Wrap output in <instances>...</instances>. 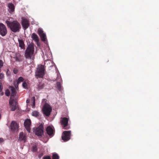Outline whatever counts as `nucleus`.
Returning <instances> with one entry per match:
<instances>
[{
  "instance_id": "obj_24",
  "label": "nucleus",
  "mask_w": 159,
  "mask_h": 159,
  "mask_svg": "<svg viewBox=\"0 0 159 159\" xmlns=\"http://www.w3.org/2000/svg\"><path fill=\"white\" fill-rule=\"evenodd\" d=\"M59 157L58 154L56 153H54L52 154V159H59Z\"/></svg>"
},
{
  "instance_id": "obj_39",
  "label": "nucleus",
  "mask_w": 159,
  "mask_h": 159,
  "mask_svg": "<svg viewBox=\"0 0 159 159\" xmlns=\"http://www.w3.org/2000/svg\"><path fill=\"white\" fill-rule=\"evenodd\" d=\"M0 95L1 96H2L4 94V93L2 91V92H0Z\"/></svg>"
},
{
  "instance_id": "obj_11",
  "label": "nucleus",
  "mask_w": 159,
  "mask_h": 159,
  "mask_svg": "<svg viewBox=\"0 0 159 159\" xmlns=\"http://www.w3.org/2000/svg\"><path fill=\"white\" fill-rule=\"evenodd\" d=\"M22 25L25 30L27 29L30 26L29 21L25 18H22Z\"/></svg>"
},
{
  "instance_id": "obj_22",
  "label": "nucleus",
  "mask_w": 159,
  "mask_h": 159,
  "mask_svg": "<svg viewBox=\"0 0 159 159\" xmlns=\"http://www.w3.org/2000/svg\"><path fill=\"white\" fill-rule=\"evenodd\" d=\"M31 102H32V107L33 108H34L35 107V97H33L32 98V99L31 100Z\"/></svg>"
},
{
  "instance_id": "obj_40",
  "label": "nucleus",
  "mask_w": 159,
  "mask_h": 159,
  "mask_svg": "<svg viewBox=\"0 0 159 159\" xmlns=\"http://www.w3.org/2000/svg\"><path fill=\"white\" fill-rule=\"evenodd\" d=\"M41 157V156H39V157L40 158Z\"/></svg>"
},
{
  "instance_id": "obj_15",
  "label": "nucleus",
  "mask_w": 159,
  "mask_h": 159,
  "mask_svg": "<svg viewBox=\"0 0 159 159\" xmlns=\"http://www.w3.org/2000/svg\"><path fill=\"white\" fill-rule=\"evenodd\" d=\"M13 58L16 61L18 62L21 61L23 59L22 56L19 53H16L15 57H14Z\"/></svg>"
},
{
  "instance_id": "obj_41",
  "label": "nucleus",
  "mask_w": 159,
  "mask_h": 159,
  "mask_svg": "<svg viewBox=\"0 0 159 159\" xmlns=\"http://www.w3.org/2000/svg\"><path fill=\"white\" fill-rule=\"evenodd\" d=\"M42 156V155H40V156H41V157Z\"/></svg>"
},
{
  "instance_id": "obj_34",
  "label": "nucleus",
  "mask_w": 159,
  "mask_h": 159,
  "mask_svg": "<svg viewBox=\"0 0 159 159\" xmlns=\"http://www.w3.org/2000/svg\"><path fill=\"white\" fill-rule=\"evenodd\" d=\"M3 63L2 61L1 60H0V68L3 66Z\"/></svg>"
},
{
  "instance_id": "obj_17",
  "label": "nucleus",
  "mask_w": 159,
  "mask_h": 159,
  "mask_svg": "<svg viewBox=\"0 0 159 159\" xmlns=\"http://www.w3.org/2000/svg\"><path fill=\"white\" fill-rule=\"evenodd\" d=\"M31 38L37 43V44L38 46V43L39 41V39L38 36L35 33H33L32 35Z\"/></svg>"
},
{
  "instance_id": "obj_12",
  "label": "nucleus",
  "mask_w": 159,
  "mask_h": 159,
  "mask_svg": "<svg viewBox=\"0 0 159 159\" xmlns=\"http://www.w3.org/2000/svg\"><path fill=\"white\" fill-rule=\"evenodd\" d=\"M11 129L13 131H17L18 130L19 125L14 121H12L11 124Z\"/></svg>"
},
{
  "instance_id": "obj_6",
  "label": "nucleus",
  "mask_w": 159,
  "mask_h": 159,
  "mask_svg": "<svg viewBox=\"0 0 159 159\" xmlns=\"http://www.w3.org/2000/svg\"><path fill=\"white\" fill-rule=\"evenodd\" d=\"M71 131H65L63 132L61 136V138L64 141H67L70 139L71 136Z\"/></svg>"
},
{
  "instance_id": "obj_33",
  "label": "nucleus",
  "mask_w": 159,
  "mask_h": 159,
  "mask_svg": "<svg viewBox=\"0 0 159 159\" xmlns=\"http://www.w3.org/2000/svg\"><path fill=\"white\" fill-rule=\"evenodd\" d=\"M43 159H51V158L50 156H44L43 157Z\"/></svg>"
},
{
  "instance_id": "obj_14",
  "label": "nucleus",
  "mask_w": 159,
  "mask_h": 159,
  "mask_svg": "<svg viewBox=\"0 0 159 159\" xmlns=\"http://www.w3.org/2000/svg\"><path fill=\"white\" fill-rule=\"evenodd\" d=\"M24 81V79L22 77H20L18 78L17 80L15 81H14V85L16 88L17 89L19 84L21 82H23Z\"/></svg>"
},
{
  "instance_id": "obj_13",
  "label": "nucleus",
  "mask_w": 159,
  "mask_h": 159,
  "mask_svg": "<svg viewBox=\"0 0 159 159\" xmlns=\"http://www.w3.org/2000/svg\"><path fill=\"white\" fill-rule=\"evenodd\" d=\"M47 133L49 136H53L55 133L54 130L50 126H48L46 129Z\"/></svg>"
},
{
  "instance_id": "obj_31",
  "label": "nucleus",
  "mask_w": 159,
  "mask_h": 159,
  "mask_svg": "<svg viewBox=\"0 0 159 159\" xmlns=\"http://www.w3.org/2000/svg\"><path fill=\"white\" fill-rule=\"evenodd\" d=\"M3 89L1 81H0V92H2Z\"/></svg>"
},
{
  "instance_id": "obj_28",
  "label": "nucleus",
  "mask_w": 159,
  "mask_h": 159,
  "mask_svg": "<svg viewBox=\"0 0 159 159\" xmlns=\"http://www.w3.org/2000/svg\"><path fill=\"white\" fill-rule=\"evenodd\" d=\"M10 91H9L8 89H7L6 90L5 94L6 96H10Z\"/></svg>"
},
{
  "instance_id": "obj_23",
  "label": "nucleus",
  "mask_w": 159,
  "mask_h": 159,
  "mask_svg": "<svg viewBox=\"0 0 159 159\" xmlns=\"http://www.w3.org/2000/svg\"><path fill=\"white\" fill-rule=\"evenodd\" d=\"M44 87V84L42 83H39L38 85L37 89L39 90L43 89Z\"/></svg>"
},
{
  "instance_id": "obj_25",
  "label": "nucleus",
  "mask_w": 159,
  "mask_h": 159,
  "mask_svg": "<svg viewBox=\"0 0 159 159\" xmlns=\"http://www.w3.org/2000/svg\"><path fill=\"white\" fill-rule=\"evenodd\" d=\"M39 113L37 111H34L32 112V115L33 116L37 117L39 116Z\"/></svg>"
},
{
  "instance_id": "obj_8",
  "label": "nucleus",
  "mask_w": 159,
  "mask_h": 159,
  "mask_svg": "<svg viewBox=\"0 0 159 159\" xmlns=\"http://www.w3.org/2000/svg\"><path fill=\"white\" fill-rule=\"evenodd\" d=\"M38 33L40 37L41 40L44 42H45L46 40V34L43 33V30L39 28L38 30Z\"/></svg>"
},
{
  "instance_id": "obj_35",
  "label": "nucleus",
  "mask_w": 159,
  "mask_h": 159,
  "mask_svg": "<svg viewBox=\"0 0 159 159\" xmlns=\"http://www.w3.org/2000/svg\"><path fill=\"white\" fill-rule=\"evenodd\" d=\"M57 86L58 89L59 90H60L61 88V84H60V83H57Z\"/></svg>"
},
{
  "instance_id": "obj_18",
  "label": "nucleus",
  "mask_w": 159,
  "mask_h": 159,
  "mask_svg": "<svg viewBox=\"0 0 159 159\" xmlns=\"http://www.w3.org/2000/svg\"><path fill=\"white\" fill-rule=\"evenodd\" d=\"M9 88L11 89V97H14L15 96L17 93L15 88L12 86H10L9 87Z\"/></svg>"
},
{
  "instance_id": "obj_2",
  "label": "nucleus",
  "mask_w": 159,
  "mask_h": 159,
  "mask_svg": "<svg viewBox=\"0 0 159 159\" xmlns=\"http://www.w3.org/2000/svg\"><path fill=\"white\" fill-rule=\"evenodd\" d=\"M34 52V47L32 45H29L26 49L24 56L26 59H31Z\"/></svg>"
},
{
  "instance_id": "obj_4",
  "label": "nucleus",
  "mask_w": 159,
  "mask_h": 159,
  "mask_svg": "<svg viewBox=\"0 0 159 159\" xmlns=\"http://www.w3.org/2000/svg\"><path fill=\"white\" fill-rule=\"evenodd\" d=\"M52 110L51 106L47 103H45L44 105L42 111L43 113L46 116H50Z\"/></svg>"
},
{
  "instance_id": "obj_27",
  "label": "nucleus",
  "mask_w": 159,
  "mask_h": 159,
  "mask_svg": "<svg viewBox=\"0 0 159 159\" xmlns=\"http://www.w3.org/2000/svg\"><path fill=\"white\" fill-rule=\"evenodd\" d=\"M22 86L25 89H28L27 84L25 81H24L23 82L22 84Z\"/></svg>"
},
{
  "instance_id": "obj_16",
  "label": "nucleus",
  "mask_w": 159,
  "mask_h": 159,
  "mask_svg": "<svg viewBox=\"0 0 159 159\" xmlns=\"http://www.w3.org/2000/svg\"><path fill=\"white\" fill-rule=\"evenodd\" d=\"M26 136L24 134L23 132L20 133L19 140L20 141H23L24 142H25L26 139Z\"/></svg>"
},
{
  "instance_id": "obj_9",
  "label": "nucleus",
  "mask_w": 159,
  "mask_h": 159,
  "mask_svg": "<svg viewBox=\"0 0 159 159\" xmlns=\"http://www.w3.org/2000/svg\"><path fill=\"white\" fill-rule=\"evenodd\" d=\"M7 31L6 26L2 23H0V34L2 36L7 34Z\"/></svg>"
},
{
  "instance_id": "obj_30",
  "label": "nucleus",
  "mask_w": 159,
  "mask_h": 159,
  "mask_svg": "<svg viewBox=\"0 0 159 159\" xmlns=\"http://www.w3.org/2000/svg\"><path fill=\"white\" fill-rule=\"evenodd\" d=\"M1 71V69L0 68V72ZM4 75L2 73H0V79H2L4 78Z\"/></svg>"
},
{
  "instance_id": "obj_3",
  "label": "nucleus",
  "mask_w": 159,
  "mask_h": 159,
  "mask_svg": "<svg viewBox=\"0 0 159 159\" xmlns=\"http://www.w3.org/2000/svg\"><path fill=\"white\" fill-rule=\"evenodd\" d=\"M44 70L45 69L43 65H39L35 73V76L37 78H42L44 75Z\"/></svg>"
},
{
  "instance_id": "obj_36",
  "label": "nucleus",
  "mask_w": 159,
  "mask_h": 159,
  "mask_svg": "<svg viewBox=\"0 0 159 159\" xmlns=\"http://www.w3.org/2000/svg\"><path fill=\"white\" fill-rule=\"evenodd\" d=\"M10 74V72L9 71V70L8 69L7 70V71L6 72V74L8 76Z\"/></svg>"
},
{
  "instance_id": "obj_10",
  "label": "nucleus",
  "mask_w": 159,
  "mask_h": 159,
  "mask_svg": "<svg viewBox=\"0 0 159 159\" xmlns=\"http://www.w3.org/2000/svg\"><path fill=\"white\" fill-rule=\"evenodd\" d=\"M24 125L27 131L28 132H30L31 125V121L30 119H26L24 122Z\"/></svg>"
},
{
  "instance_id": "obj_32",
  "label": "nucleus",
  "mask_w": 159,
  "mask_h": 159,
  "mask_svg": "<svg viewBox=\"0 0 159 159\" xmlns=\"http://www.w3.org/2000/svg\"><path fill=\"white\" fill-rule=\"evenodd\" d=\"M13 72L15 74H16L18 72V70L16 68H14L13 70Z\"/></svg>"
},
{
  "instance_id": "obj_20",
  "label": "nucleus",
  "mask_w": 159,
  "mask_h": 159,
  "mask_svg": "<svg viewBox=\"0 0 159 159\" xmlns=\"http://www.w3.org/2000/svg\"><path fill=\"white\" fill-rule=\"evenodd\" d=\"M10 107L11 109V111H14L17 108L18 105L16 102L14 105L12 104L11 105H10Z\"/></svg>"
},
{
  "instance_id": "obj_5",
  "label": "nucleus",
  "mask_w": 159,
  "mask_h": 159,
  "mask_svg": "<svg viewBox=\"0 0 159 159\" xmlns=\"http://www.w3.org/2000/svg\"><path fill=\"white\" fill-rule=\"evenodd\" d=\"M69 120L68 118L65 117H61L60 119L61 125H62V128L64 129H67L70 128L67 126Z\"/></svg>"
},
{
  "instance_id": "obj_7",
  "label": "nucleus",
  "mask_w": 159,
  "mask_h": 159,
  "mask_svg": "<svg viewBox=\"0 0 159 159\" xmlns=\"http://www.w3.org/2000/svg\"><path fill=\"white\" fill-rule=\"evenodd\" d=\"M34 132L35 134L38 136H42L44 132L43 126L42 125H40L38 127L36 128Z\"/></svg>"
},
{
  "instance_id": "obj_26",
  "label": "nucleus",
  "mask_w": 159,
  "mask_h": 159,
  "mask_svg": "<svg viewBox=\"0 0 159 159\" xmlns=\"http://www.w3.org/2000/svg\"><path fill=\"white\" fill-rule=\"evenodd\" d=\"M12 97H10L9 101V104L10 105H11L12 104H13V102L15 101V100L12 98Z\"/></svg>"
},
{
  "instance_id": "obj_1",
  "label": "nucleus",
  "mask_w": 159,
  "mask_h": 159,
  "mask_svg": "<svg viewBox=\"0 0 159 159\" xmlns=\"http://www.w3.org/2000/svg\"><path fill=\"white\" fill-rule=\"evenodd\" d=\"M6 23L12 32L14 33L19 32L21 26L20 23L17 20H14L12 22L7 20Z\"/></svg>"
},
{
  "instance_id": "obj_38",
  "label": "nucleus",
  "mask_w": 159,
  "mask_h": 159,
  "mask_svg": "<svg viewBox=\"0 0 159 159\" xmlns=\"http://www.w3.org/2000/svg\"><path fill=\"white\" fill-rule=\"evenodd\" d=\"M26 103H29V102H30V99H27L26 100Z\"/></svg>"
},
{
  "instance_id": "obj_21",
  "label": "nucleus",
  "mask_w": 159,
  "mask_h": 159,
  "mask_svg": "<svg viewBox=\"0 0 159 159\" xmlns=\"http://www.w3.org/2000/svg\"><path fill=\"white\" fill-rule=\"evenodd\" d=\"M19 46L21 48H25V44L23 41L22 39H18Z\"/></svg>"
},
{
  "instance_id": "obj_29",
  "label": "nucleus",
  "mask_w": 159,
  "mask_h": 159,
  "mask_svg": "<svg viewBox=\"0 0 159 159\" xmlns=\"http://www.w3.org/2000/svg\"><path fill=\"white\" fill-rule=\"evenodd\" d=\"M38 150L37 147L36 146H34L32 147V151L33 152H36Z\"/></svg>"
},
{
  "instance_id": "obj_37",
  "label": "nucleus",
  "mask_w": 159,
  "mask_h": 159,
  "mask_svg": "<svg viewBox=\"0 0 159 159\" xmlns=\"http://www.w3.org/2000/svg\"><path fill=\"white\" fill-rule=\"evenodd\" d=\"M4 140L2 138H0V143L4 142Z\"/></svg>"
},
{
  "instance_id": "obj_19",
  "label": "nucleus",
  "mask_w": 159,
  "mask_h": 159,
  "mask_svg": "<svg viewBox=\"0 0 159 159\" xmlns=\"http://www.w3.org/2000/svg\"><path fill=\"white\" fill-rule=\"evenodd\" d=\"M9 8L8 10L10 13H12L14 11V7L12 3H9L8 5Z\"/></svg>"
}]
</instances>
